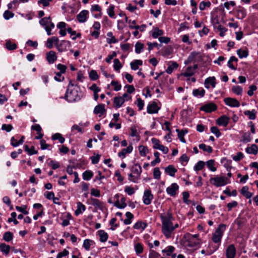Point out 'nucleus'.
I'll use <instances>...</instances> for the list:
<instances>
[{"instance_id":"603ef678","label":"nucleus","mask_w":258,"mask_h":258,"mask_svg":"<svg viewBox=\"0 0 258 258\" xmlns=\"http://www.w3.org/2000/svg\"><path fill=\"white\" fill-rule=\"evenodd\" d=\"M144 45L143 43L137 42L135 45V52L139 54L141 52L144 48Z\"/></svg>"},{"instance_id":"58836bf2","label":"nucleus","mask_w":258,"mask_h":258,"mask_svg":"<svg viewBox=\"0 0 258 258\" xmlns=\"http://www.w3.org/2000/svg\"><path fill=\"white\" fill-rule=\"evenodd\" d=\"M237 54L240 58L246 57L248 55V51L246 49H239L237 50Z\"/></svg>"},{"instance_id":"f257e3e1","label":"nucleus","mask_w":258,"mask_h":258,"mask_svg":"<svg viewBox=\"0 0 258 258\" xmlns=\"http://www.w3.org/2000/svg\"><path fill=\"white\" fill-rule=\"evenodd\" d=\"M162 222V232L166 238L171 237L174 231L173 225L172 222L173 216L171 213L168 212L164 216H161Z\"/></svg>"},{"instance_id":"864d4df0","label":"nucleus","mask_w":258,"mask_h":258,"mask_svg":"<svg viewBox=\"0 0 258 258\" xmlns=\"http://www.w3.org/2000/svg\"><path fill=\"white\" fill-rule=\"evenodd\" d=\"M114 64H113V68L114 70L118 71H119L121 68L122 65L119 61V60L117 58H115L113 60Z\"/></svg>"},{"instance_id":"9b49d317","label":"nucleus","mask_w":258,"mask_h":258,"mask_svg":"<svg viewBox=\"0 0 258 258\" xmlns=\"http://www.w3.org/2000/svg\"><path fill=\"white\" fill-rule=\"evenodd\" d=\"M159 109V108L158 107V105L155 102H153L149 104L147 106V112L149 114L157 113Z\"/></svg>"},{"instance_id":"2eb2a0df","label":"nucleus","mask_w":258,"mask_h":258,"mask_svg":"<svg viewBox=\"0 0 258 258\" xmlns=\"http://www.w3.org/2000/svg\"><path fill=\"white\" fill-rule=\"evenodd\" d=\"M229 118L226 115H222L217 119L216 122L219 125L227 126L228 124Z\"/></svg>"},{"instance_id":"423d86ee","label":"nucleus","mask_w":258,"mask_h":258,"mask_svg":"<svg viewBox=\"0 0 258 258\" xmlns=\"http://www.w3.org/2000/svg\"><path fill=\"white\" fill-rule=\"evenodd\" d=\"M153 198V195L150 190H145L143 197L144 204L146 205H150Z\"/></svg>"},{"instance_id":"e433bc0d","label":"nucleus","mask_w":258,"mask_h":258,"mask_svg":"<svg viewBox=\"0 0 258 258\" xmlns=\"http://www.w3.org/2000/svg\"><path fill=\"white\" fill-rule=\"evenodd\" d=\"M146 227L147 224L140 221L136 222L134 225V228L135 229H140L141 228L142 230H144Z\"/></svg>"},{"instance_id":"0eeeda50","label":"nucleus","mask_w":258,"mask_h":258,"mask_svg":"<svg viewBox=\"0 0 258 258\" xmlns=\"http://www.w3.org/2000/svg\"><path fill=\"white\" fill-rule=\"evenodd\" d=\"M179 186L178 184L176 183H173L166 188V192L170 196L174 197L176 195Z\"/></svg>"},{"instance_id":"e2e57ef3","label":"nucleus","mask_w":258,"mask_h":258,"mask_svg":"<svg viewBox=\"0 0 258 258\" xmlns=\"http://www.w3.org/2000/svg\"><path fill=\"white\" fill-rule=\"evenodd\" d=\"M120 204L118 203L116 204L115 206L119 209H123L126 206V204L125 203V198L124 197H122L120 199Z\"/></svg>"},{"instance_id":"37998d69","label":"nucleus","mask_w":258,"mask_h":258,"mask_svg":"<svg viewBox=\"0 0 258 258\" xmlns=\"http://www.w3.org/2000/svg\"><path fill=\"white\" fill-rule=\"evenodd\" d=\"M52 140H58L59 143L62 144L65 141V139L59 133H56L52 136Z\"/></svg>"},{"instance_id":"5fc2aeb1","label":"nucleus","mask_w":258,"mask_h":258,"mask_svg":"<svg viewBox=\"0 0 258 258\" xmlns=\"http://www.w3.org/2000/svg\"><path fill=\"white\" fill-rule=\"evenodd\" d=\"M194 72L192 70V68L191 67H188L184 73L182 74L184 77H190L194 75Z\"/></svg>"},{"instance_id":"4468645a","label":"nucleus","mask_w":258,"mask_h":258,"mask_svg":"<svg viewBox=\"0 0 258 258\" xmlns=\"http://www.w3.org/2000/svg\"><path fill=\"white\" fill-rule=\"evenodd\" d=\"M92 205L95 207V208L99 209L101 211H103L104 203L100 201L97 199L91 198V199Z\"/></svg>"},{"instance_id":"3c124183","label":"nucleus","mask_w":258,"mask_h":258,"mask_svg":"<svg viewBox=\"0 0 258 258\" xmlns=\"http://www.w3.org/2000/svg\"><path fill=\"white\" fill-rule=\"evenodd\" d=\"M187 245L190 247H194L198 245L200 243L199 239L192 240V238H188L187 240Z\"/></svg>"},{"instance_id":"4c0bfd02","label":"nucleus","mask_w":258,"mask_h":258,"mask_svg":"<svg viewBox=\"0 0 258 258\" xmlns=\"http://www.w3.org/2000/svg\"><path fill=\"white\" fill-rule=\"evenodd\" d=\"M176 132L178 133V137L180 139V141L182 143H185V140L184 138V136L185 134L187 133V131L186 130L180 131L178 129H176Z\"/></svg>"},{"instance_id":"f03ea898","label":"nucleus","mask_w":258,"mask_h":258,"mask_svg":"<svg viewBox=\"0 0 258 258\" xmlns=\"http://www.w3.org/2000/svg\"><path fill=\"white\" fill-rule=\"evenodd\" d=\"M79 90L78 86H76V88L73 89H67L64 98L69 102L79 101L82 97V94Z\"/></svg>"},{"instance_id":"a211bd4d","label":"nucleus","mask_w":258,"mask_h":258,"mask_svg":"<svg viewBox=\"0 0 258 258\" xmlns=\"http://www.w3.org/2000/svg\"><path fill=\"white\" fill-rule=\"evenodd\" d=\"M177 171V170L172 165H170L165 168V173L172 177L175 176V173Z\"/></svg>"},{"instance_id":"1a4fd4ad","label":"nucleus","mask_w":258,"mask_h":258,"mask_svg":"<svg viewBox=\"0 0 258 258\" xmlns=\"http://www.w3.org/2000/svg\"><path fill=\"white\" fill-rule=\"evenodd\" d=\"M236 254V249L233 244L229 245L226 250V258H234Z\"/></svg>"},{"instance_id":"a19ab883","label":"nucleus","mask_w":258,"mask_h":258,"mask_svg":"<svg viewBox=\"0 0 258 258\" xmlns=\"http://www.w3.org/2000/svg\"><path fill=\"white\" fill-rule=\"evenodd\" d=\"M44 196H45V197L48 199V200H51L52 199L53 200V202L54 204H58L59 205L60 204L58 203H57L55 201V200H58L59 199L57 198H56L54 196V194L53 192H47L46 193V194H44Z\"/></svg>"},{"instance_id":"c9c22d12","label":"nucleus","mask_w":258,"mask_h":258,"mask_svg":"<svg viewBox=\"0 0 258 258\" xmlns=\"http://www.w3.org/2000/svg\"><path fill=\"white\" fill-rule=\"evenodd\" d=\"M199 147L201 150H202L204 152H207L208 153H211L213 152V149L212 147L207 146L205 144H201L199 145Z\"/></svg>"},{"instance_id":"5701e85b","label":"nucleus","mask_w":258,"mask_h":258,"mask_svg":"<svg viewBox=\"0 0 258 258\" xmlns=\"http://www.w3.org/2000/svg\"><path fill=\"white\" fill-rule=\"evenodd\" d=\"M237 18L239 19H242L246 16V12L245 9L242 7H239L237 10Z\"/></svg>"},{"instance_id":"cd10ccee","label":"nucleus","mask_w":258,"mask_h":258,"mask_svg":"<svg viewBox=\"0 0 258 258\" xmlns=\"http://www.w3.org/2000/svg\"><path fill=\"white\" fill-rule=\"evenodd\" d=\"M105 111V105L103 104H100L94 108V113L96 114L100 113L103 114Z\"/></svg>"},{"instance_id":"473e14b6","label":"nucleus","mask_w":258,"mask_h":258,"mask_svg":"<svg viewBox=\"0 0 258 258\" xmlns=\"http://www.w3.org/2000/svg\"><path fill=\"white\" fill-rule=\"evenodd\" d=\"M125 216L127 218L123 220V223L125 225H129V224H131V223L132 222V220L134 218L133 214H132L130 212H127L125 213Z\"/></svg>"},{"instance_id":"6e6552de","label":"nucleus","mask_w":258,"mask_h":258,"mask_svg":"<svg viewBox=\"0 0 258 258\" xmlns=\"http://www.w3.org/2000/svg\"><path fill=\"white\" fill-rule=\"evenodd\" d=\"M224 102L227 105L232 107H238L240 106L239 101L235 98L227 97L224 99Z\"/></svg>"},{"instance_id":"13d9d810","label":"nucleus","mask_w":258,"mask_h":258,"mask_svg":"<svg viewBox=\"0 0 258 258\" xmlns=\"http://www.w3.org/2000/svg\"><path fill=\"white\" fill-rule=\"evenodd\" d=\"M233 93L237 95H241L242 92V88L239 86H234L232 88Z\"/></svg>"},{"instance_id":"49530a36","label":"nucleus","mask_w":258,"mask_h":258,"mask_svg":"<svg viewBox=\"0 0 258 258\" xmlns=\"http://www.w3.org/2000/svg\"><path fill=\"white\" fill-rule=\"evenodd\" d=\"M6 47L9 50H13L17 48V44L12 43L11 40H7L6 43Z\"/></svg>"},{"instance_id":"c85d7f7f","label":"nucleus","mask_w":258,"mask_h":258,"mask_svg":"<svg viewBox=\"0 0 258 258\" xmlns=\"http://www.w3.org/2000/svg\"><path fill=\"white\" fill-rule=\"evenodd\" d=\"M99 236L100 237V241L102 242H104L107 241L108 239V234L104 230H100L98 232Z\"/></svg>"},{"instance_id":"7c9ffc66","label":"nucleus","mask_w":258,"mask_h":258,"mask_svg":"<svg viewBox=\"0 0 258 258\" xmlns=\"http://www.w3.org/2000/svg\"><path fill=\"white\" fill-rule=\"evenodd\" d=\"M163 34V32L158 27L153 28L152 32V36L154 38H157Z\"/></svg>"},{"instance_id":"ea45409f","label":"nucleus","mask_w":258,"mask_h":258,"mask_svg":"<svg viewBox=\"0 0 258 258\" xmlns=\"http://www.w3.org/2000/svg\"><path fill=\"white\" fill-rule=\"evenodd\" d=\"M205 93V91L204 89H197L193 90L192 94L195 96L203 97Z\"/></svg>"},{"instance_id":"0e129e2a","label":"nucleus","mask_w":258,"mask_h":258,"mask_svg":"<svg viewBox=\"0 0 258 258\" xmlns=\"http://www.w3.org/2000/svg\"><path fill=\"white\" fill-rule=\"evenodd\" d=\"M135 249L137 254H140L143 252V247L141 243H138L135 246Z\"/></svg>"},{"instance_id":"a878e982","label":"nucleus","mask_w":258,"mask_h":258,"mask_svg":"<svg viewBox=\"0 0 258 258\" xmlns=\"http://www.w3.org/2000/svg\"><path fill=\"white\" fill-rule=\"evenodd\" d=\"M11 247L9 245H7L5 243L0 244V251H1L5 255H8L10 251Z\"/></svg>"},{"instance_id":"4be33fe9","label":"nucleus","mask_w":258,"mask_h":258,"mask_svg":"<svg viewBox=\"0 0 258 258\" xmlns=\"http://www.w3.org/2000/svg\"><path fill=\"white\" fill-rule=\"evenodd\" d=\"M249 188L247 186H244L240 190V194L246 199H250L253 194L248 191Z\"/></svg>"},{"instance_id":"f3484780","label":"nucleus","mask_w":258,"mask_h":258,"mask_svg":"<svg viewBox=\"0 0 258 258\" xmlns=\"http://www.w3.org/2000/svg\"><path fill=\"white\" fill-rule=\"evenodd\" d=\"M178 67V64L175 61H169L168 63V67L166 70V72L169 74L172 73L173 71L176 69Z\"/></svg>"},{"instance_id":"39448f33","label":"nucleus","mask_w":258,"mask_h":258,"mask_svg":"<svg viewBox=\"0 0 258 258\" xmlns=\"http://www.w3.org/2000/svg\"><path fill=\"white\" fill-rule=\"evenodd\" d=\"M142 170L141 166L138 164H135L132 167V172L133 173L136 175V178L131 179L130 178V180L134 182H137L138 180L140 178L141 174L142 173Z\"/></svg>"},{"instance_id":"052dcab7","label":"nucleus","mask_w":258,"mask_h":258,"mask_svg":"<svg viewBox=\"0 0 258 258\" xmlns=\"http://www.w3.org/2000/svg\"><path fill=\"white\" fill-rule=\"evenodd\" d=\"M89 76L90 79L92 81L96 80L99 77L96 71L94 70H91L89 73Z\"/></svg>"},{"instance_id":"774afa93","label":"nucleus","mask_w":258,"mask_h":258,"mask_svg":"<svg viewBox=\"0 0 258 258\" xmlns=\"http://www.w3.org/2000/svg\"><path fill=\"white\" fill-rule=\"evenodd\" d=\"M114 6L110 5L107 9V12L108 16L111 18H114Z\"/></svg>"},{"instance_id":"2f4dec72","label":"nucleus","mask_w":258,"mask_h":258,"mask_svg":"<svg viewBox=\"0 0 258 258\" xmlns=\"http://www.w3.org/2000/svg\"><path fill=\"white\" fill-rule=\"evenodd\" d=\"M94 244L95 242L93 240L89 239H86L84 240L83 246L86 250H89L90 248V246L92 245H94Z\"/></svg>"},{"instance_id":"72a5a7b5","label":"nucleus","mask_w":258,"mask_h":258,"mask_svg":"<svg viewBox=\"0 0 258 258\" xmlns=\"http://www.w3.org/2000/svg\"><path fill=\"white\" fill-rule=\"evenodd\" d=\"M24 137L22 136L21 139L18 142L14 137H12L11 139V144L13 147H17L20 144H22L24 142Z\"/></svg>"},{"instance_id":"8fccbe9b","label":"nucleus","mask_w":258,"mask_h":258,"mask_svg":"<svg viewBox=\"0 0 258 258\" xmlns=\"http://www.w3.org/2000/svg\"><path fill=\"white\" fill-rule=\"evenodd\" d=\"M13 238V234L12 232L9 231L5 232L3 235L4 240L7 242L10 241Z\"/></svg>"},{"instance_id":"338daca9","label":"nucleus","mask_w":258,"mask_h":258,"mask_svg":"<svg viewBox=\"0 0 258 258\" xmlns=\"http://www.w3.org/2000/svg\"><path fill=\"white\" fill-rule=\"evenodd\" d=\"M211 6V3L210 2H205L202 1L200 3L199 6V9L201 11H203L205 9L206 7H210Z\"/></svg>"},{"instance_id":"20e7f679","label":"nucleus","mask_w":258,"mask_h":258,"mask_svg":"<svg viewBox=\"0 0 258 258\" xmlns=\"http://www.w3.org/2000/svg\"><path fill=\"white\" fill-rule=\"evenodd\" d=\"M227 180L228 178L225 177H216L211 178L210 182L216 187H219L227 184L228 183Z\"/></svg>"},{"instance_id":"6ab92c4d","label":"nucleus","mask_w":258,"mask_h":258,"mask_svg":"<svg viewBox=\"0 0 258 258\" xmlns=\"http://www.w3.org/2000/svg\"><path fill=\"white\" fill-rule=\"evenodd\" d=\"M133 150V147L131 144L126 148L122 149L121 152H119L118 154V156L119 157L124 158L125 157L126 154L127 153H131L132 152Z\"/></svg>"},{"instance_id":"c03bdc74","label":"nucleus","mask_w":258,"mask_h":258,"mask_svg":"<svg viewBox=\"0 0 258 258\" xmlns=\"http://www.w3.org/2000/svg\"><path fill=\"white\" fill-rule=\"evenodd\" d=\"M226 225L224 224H221L219 225L218 227L216 230L215 233L218 234L219 235L223 236V232L225 230Z\"/></svg>"},{"instance_id":"de8ad7c7","label":"nucleus","mask_w":258,"mask_h":258,"mask_svg":"<svg viewBox=\"0 0 258 258\" xmlns=\"http://www.w3.org/2000/svg\"><path fill=\"white\" fill-rule=\"evenodd\" d=\"M237 58L236 57L232 56L230 57L229 60H228L227 65L229 67V68H230L231 69L235 70L236 68L233 66V64H232V62H237Z\"/></svg>"},{"instance_id":"a18cd8bd","label":"nucleus","mask_w":258,"mask_h":258,"mask_svg":"<svg viewBox=\"0 0 258 258\" xmlns=\"http://www.w3.org/2000/svg\"><path fill=\"white\" fill-rule=\"evenodd\" d=\"M83 178L85 180H89L93 176V173L91 171L87 170L83 173Z\"/></svg>"},{"instance_id":"09e8293b","label":"nucleus","mask_w":258,"mask_h":258,"mask_svg":"<svg viewBox=\"0 0 258 258\" xmlns=\"http://www.w3.org/2000/svg\"><path fill=\"white\" fill-rule=\"evenodd\" d=\"M205 163L203 161H199L194 166V169L195 171H198L202 170L205 166Z\"/></svg>"},{"instance_id":"69168bd1","label":"nucleus","mask_w":258,"mask_h":258,"mask_svg":"<svg viewBox=\"0 0 258 258\" xmlns=\"http://www.w3.org/2000/svg\"><path fill=\"white\" fill-rule=\"evenodd\" d=\"M111 85L114 87V90L118 91L121 89V85L116 81H112L111 82Z\"/></svg>"},{"instance_id":"680f3d73","label":"nucleus","mask_w":258,"mask_h":258,"mask_svg":"<svg viewBox=\"0 0 258 258\" xmlns=\"http://www.w3.org/2000/svg\"><path fill=\"white\" fill-rule=\"evenodd\" d=\"M175 248L173 246H168L165 249L162 250V252L166 253L167 255H170L171 253L174 251Z\"/></svg>"},{"instance_id":"bf43d9fd","label":"nucleus","mask_w":258,"mask_h":258,"mask_svg":"<svg viewBox=\"0 0 258 258\" xmlns=\"http://www.w3.org/2000/svg\"><path fill=\"white\" fill-rule=\"evenodd\" d=\"M139 150L141 156L144 157L146 156L147 152L148 151V149L146 147L142 145L140 146L139 147Z\"/></svg>"},{"instance_id":"412c9836","label":"nucleus","mask_w":258,"mask_h":258,"mask_svg":"<svg viewBox=\"0 0 258 258\" xmlns=\"http://www.w3.org/2000/svg\"><path fill=\"white\" fill-rule=\"evenodd\" d=\"M216 78L215 77H210L207 78L205 81V87L209 88L208 85L210 84L213 88L215 87L216 86Z\"/></svg>"},{"instance_id":"b1692460","label":"nucleus","mask_w":258,"mask_h":258,"mask_svg":"<svg viewBox=\"0 0 258 258\" xmlns=\"http://www.w3.org/2000/svg\"><path fill=\"white\" fill-rule=\"evenodd\" d=\"M245 151L248 154L256 155L258 152V147L255 144H252L250 147L246 148Z\"/></svg>"},{"instance_id":"c756f323","label":"nucleus","mask_w":258,"mask_h":258,"mask_svg":"<svg viewBox=\"0 0 258 258\" xmlns=\"http://www.w3.org/2000/svg\"><path fill=\"white\" fill-rule=\"evenodd\" d=\"M256 111L255 109L252 110H246L244 112V114L248 117V118L250 120L255 119L256 118Z\"/></svg>"},{"instance_id":"79ce46f5","label":"nucleus","mask_w":258,"mask_h":258,"mask_svg":"<svg viewBox=\"0 0 258 258\" xmlns=\"http://www.w3.org/2000/svg\"><path fill=\"white\" fill-rule=\"evenodd\" d=\"M252 138L251 137V135L250 133L247 132L244 133L243 135L242 136V140H241V142L244 143H246L248 142H249L251 141Z\"/></svg>"},{"instance_id":"f704fd0d","label":"nucleus","mask_w":258,"mask_h":258,"mask_svg":"<svg viewBox=\"0 0 258 258\" xmlns=\"http://www.w3.org/2000/svg\"><path fill=\"white\" fill-rule=\"evenodd\" d=\"M205 164L207 165L208 168L211 171L215 172L216 171V168L215 167V161L211 159L206 162Z\"/></svg>"},{"instance_id":"aec40b11","label":"nucleus","mask_w":258,"mask_h":258,"mask_svg":"<svg viewBox=\"0 0 258 258\" xmlns=\"http://www.w3.org/2000/svg\"><path fill=\"white\" fill-rule=\"evenodd\" d=\"M124 102L125 99L121 97H115L113 99L114 107L117 108L120 107Z\"/></svg>"},{"instance_id":"ddd939ff","label":"nucleus","mask_w":258,"mask_h":258,"mask_svg":"<svg viewBox=\"0 0 258 258\" xmlns=\"http://www.w3.org/2000/svg\"><path fill=\"white\" fill-rule=\"evenodd\" d=\"M46 59L49 64L53 63L57 59L56 53L54 51H50L46 53Z\"/></svg>"},{"instance_id":"4d7b16f0","label":"nucleus","mask_w":258,"mask_h":258,"mask_svg":"<svg viewBox=\"0 0 258 258\" xmlns=\"http://www.w3.org/2000/svg\"><path fill=\"white\" fill-rule=\"evenodd\" d=\"M14 16V14L9 10L5 11L3 14L4 19L7 20L13 18Z\"/></svg>"},{"instance_id":"393cba45","label":"nucleus","mask_w":258,"mask_h":258,"mask_svg":"<svg viewBox=\"0 0 258 258\" xmlns=\"http://www.w3.org/2000/svg\"><path fill=\"white\" fill-rule=\"evenodd\" d=\"M86 210V207L81 202L77 203V209L75 211V215L78 216Z\"/></svg>"},{"instance_id":"dca6fc26","label":"nucleus","mask_w":258,"mask_h":258,"mask_svg":"<svg viewBox=\"0 0 258 258\" xmlns=\"http://www.w3.org/2000/svg\"><path fill=\"white\" fill-rule=\"evenodd\" d=\"M71 46V42L69 41L63 40L61 42L57 49L59 52H63L67 50L68 47Z\"/></svg>"},{"instance_id":"7ed1b4c3","label":"nucleus","mask_w":258,"mask_h":258,"mask_svg":"<svg viewBox=\"0 0 258 258\" xmlns=\"http://www.w3.org/2000/svg\"><path fill=\"white\" fill-rule=\"evenodd\" d=\"M39 23L44 28L45 31L47 32V34L48 36L50 35L51 34V30L54 27V24L51 22L50 17L42 18L39 21Z\"/></svg>"},{"instance_id":"bb28decb","label":"nucleus","mask_w":258,"mask_h":258,"mask_svg":"<svg viewBox=\"0 0 258 258\" xmlns=\"http://www.w3.org/2000/svg\"><path fill=\"white\" fill-rule=\"evenodd\" d=\"M143 64L142 60L136 59L130 63L131 69L133 70H137L139 69V67Z\"/></svg>"},{"instance_id":"f8f14e48","label":"nucleus","mask_w":258,"mask_h":258,"mask_svg":"<svg viewBox=\"0 0 258 258\" xmlns=\"http://www.w3.org/2000/svg\"><path fill=\"white\" fill-rule=\"evenodd\" d=\"M89 14V12L87 10H83L77 16V18L78 21L80 23H84L87 21V16Z\"/></svg>"},{"instance_id":"6e6d98bb","label":"nucleus","mask_w":258,"mask_h":258,"mask_svg":"<svg viewBox=\"0 0 258 258\" xmlns=\"http://www.w3.org/2000/svg\"><path fill=\"white\" fill-rule=\"evenodd\" d=\"M222 236L214 233L213 235L212 240L214 242L220 244Z\"/></svg>"},{"instance_id":"9d476101","label":"nucleus","mask_w":258,"mask_h":258,"mask_svg":"<svg viewBox=\"0 0 258 258\" xmlns=\"http://www.w3.org/2000/svg\"><path fill=\"white\" fill-rule=\"evenodd\" d=\"M217 109L216 105L214 103H209L205 104L201 107V110L206 112H211Z\"/></svg>"}]
</instances>
